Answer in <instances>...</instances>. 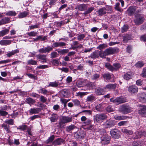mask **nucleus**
<instances>
[{
  "label": "nucleus",
  "mask_w": 146,
  "mask_h": 146,
  "mask_svg": "<svg viewBox=\"0 0 146 146\" xmlns=\"http://www.w3.org/2000/svg\"><path fill=\"white\" fill-rule=\"evenodd\" d=\"M141 75V76L143 77H146V68H145L143 69Z\"/></svg>",
  "instance_id": "69168bd1"
},
{
  "label": "nucleus",
  "mask_w": 146,
  "mask_h": 146,
  "mask_svg": "<svg viewBox=\"0 0 146 146\" xmlns=\"http://www.w3.org/2000/svg\"><path fill=\"white\" fill-rule=\"evenodd\" d=\"M25 102L30 106L34 104L36 102L35 100L30 97L27 98Z\"/></svg>",
  "instance_id": "cd10ccee"
},
{
  "label": "nucleus",
  "mask_w": 146,
  "mask_h": 146,
  "mask_svg": "<svg viewBox=\"0 0 146 146\" xmlns=\"http://www.w3.org/2000/svg\"><path fill=\"white\" fill-rule=\"evenodd\" d=\"M5 123L8 125H14V121L13 119H7L4 121Z\"/></svg>",
  "instance_id": "2f4dec72"
},
{
  "label": "nucleus",
  "mask_w": 146,
  "mask_h": 146,
  "mask_svg": "<svg viewBox=\"0 0 146 146\" xmlns=\"http://www.w3.org/2000/svg\"><path fill=\"white\" fill-rule=\"evenodd\" d=\"M53 48L51 46H48L46 47L45 48V53H48L50 51L52 50Z\"/></svg>",
  "instance_id": "603ef678"
},
{
  "label": "nucleus",
  "mask_w": 146,
  "mask_h": 146,
  "mask_svg": "<svg viewBox=\"0 0 146 146\" xmlns=\"http://www.w3.org/2000/svg\"><path fill=\"white\" fill-rule=\"evenodd\" d=\"M1 127L6 131L7 133H11V127L9 125L5 123H3L1 125Z\"/></svg>",
  "instance_id": "4468645a"
},
{
  "label": "nucleus",
  "mask_w": 146,
  "mask_h": 146,
  "mask_svg": "<svg viewBox=\"0 0 146 146\" xmlns=\"http://www.w3.org/2000/svg\"><path fill=\"white\" fill-rule=\"evenodd\" d=\"M94 7H90L86 11H85L83 14L84 15H87L91 13L92 11L94 10Z\"/></svg>",
  "instance_id": "79ce46f5"
},
{
  "label": "nucleus",
  "mask_w": 146,
  "mask_h": 146,
  "mask_svg": "<svg viewBox=\"0 0 146 146\" xmlns=\"http://www.w3.org/2000/svg\"><path fill=\"white\" fill-rule=\"evenodd\" d=\"M27 34L29 36H36L37 33V32L35 31H31L27 33Z\"/></svg>",
  "instance_id": "de8ad7c7"
},
{
  "label": "nucleus",
  "mask_w": 146,
  "mask_h": 146,
  "mask_svg": "<svg viewBox=\"0 0 146 146\" xmlns=\"http://www.w3.org/2000/svg\"><path fill=\"white\" fill-rule=\"evenodd\" d=\"M51 62L54 65H59L61 64V62L58 59H54L52 60Z\"/></svg>",
  "instance_id": "ea45409f"
},
{
  "label": "nucleus",
  "mask_w": 146,
  "mask_h": 146,
  "mask_svg": "<svg viewBox=\"0 0 146 146\" xmlns=\"http://www.w3.org/2000/svg\"><path fill=\"white\" fill-rule=\"evenodd\" d=\"M27 125H23L19 126L18 127H17V129H20L22 131H24L27 129Z\"/></svg>",
  "instance_id": "c03bdc74"
},
{
  "label": "nucleus",
  "mask_w": 146,
  "mask_h": 146,
  "mask_svg": "<svg viewBox=\"0 0 146 146\" xmlns=\"http://www.w3.org/2000/svg\"><path fill=\"white\" fill-rule=\"evenodd\" d=\"M29 13L28 12L24 11L20 13L18 16L19 18H21L25 17Z\"/></svg>",
  "instance_id": "e433bc0d"
},
{
  "label": "nucleus",
  "mask_w": 146,
  "mask_h": 146,
  "mask_svg": "<svg viewBox=\"0 0 146 146\" xmlns=\"http://www.w3.org/2000/svg\"><path fill=\"white\" fill-rule=\"evenodd\" d=\"M86 92H79L76 93V96H80L81 97H83L84 95L86 94Z\"/></svg>",
  "instance_id": "6e6d98bb"
},
{
  "label": "nucleus",
  "mask_w": 146,
  "mask_h": 146,
  "mask_svg": "<svg viewBox=\"0 0 146 146\" xmlns=\"http://www.w3.org/2000/svg\"><path fill=\"white\" fill-rule=\"evenodd\" d=\"M128 26L127 25H124L121 28V32L122 33L127 31L128 29Z\"/></svg>",
  "instance_id": "0e129e2a"
},
{
  "label": "nucleus",
  "mask_w": 146,
  "mask_h": 146,
  "mask_svg": "<svg viewBox=\"0 0 146 146\" xmlns=\"http://www.w3.org/2000/svg\"><path fill=\"white\" fill-rule=\"evenodd\" d=\"M110 139L109 137L106 135L101 137L102 143V144H107L109 143Z\"/></svg>",
  "instance_id": "aec40b11"
},
{
  "label": "nucleus",
  "mask_w": 146,
  "mask_h": 146,
  "mask_svg": "<svg viewBox=\"0 0 146 146\" xmlns=\"http://www.w3.org/2000/svg\"><path fill=\"white\" fill-rule=\"evenodd\" d=\"M11 42L10 40H1L0 41V44L1 45H7L10 44Z\"/></svg>",
  "instance_id": "c85d7f7f"
},
{
  "label": "nucleus",
  "mask_w": 146,
  "mask_h": 146,
  "mask_svg": "<svg viewBox=\"0 0 146 146\" xmlns=\"http://www.w3.org/2000/svg\"><path fill=\"white\" fill-rule=\"evenodd\" d=\"M122 130L123 133L129 135L132 134L133 133L131 130H128L126 129H123Z\"/></svg>",
  "instance_id": "a18cd8bd"
},
{
  "label": "nucleus",
  "mask_w": 146,
  "mask_h": 146,
  "mask_svg": "<svg viewBox=\"0 0 146 146\" xmlns=\"http://www.w3.org/2000/svg\"><path fill=\"white\" fill-rule=\"evenodd\" d=\"M106 111L109 112L113 111L114 110L111 106H109L107 107L106 109Z\"/></svg>",
  "instance_id": "680f3d73"
},
{
  "label": "nucleus",
  "mask_w": 146,
  "mask_h": 146,
  "mask_svg": "<svg viewBox=\"0 0 146 146\" xmlns=\"http://www.w3.org/2000/svg\"><path fill=\"white\" fill-rule=\"evenodd\" d=\"M39 27V25L37 24L34 25H31L29 26L28 30H32L35 29H36Z\"/></svg>",
  "instance_id": "13d9d810"
},
{
  "label": "nucleus",
  "mask_w": 146,
  "mask_h": 146,
  "mask_svg": "<svg viewBox=\"0 0 146 146\" xmlns=\"http://www.w3.org/2000/svg\"><path fill=\"white\" fill-rule=\"evenodd\" d=\"M76 86L78 88H80L83 86V83L82 82L78 80L76 83Z\"/></svg>",
  "instance_id": "4d7b16f0"
},
{
  "label": "nucleus",
  "mask_w": 146,
  "mask_h": 146,
  "mask_svg": "<svg viewBox=\"0 0 146 146\" xmlns=\"http://www.w3.org/2000/svg\"><path fill=\"white\" fill-rule=\"evenodd\" d=\"M133 77V74L131 72H128L125 74L124 75V78L127 80L131 79Z\"/></svg>",
  "instance_id": "4be33fe9"
},
{
  "label": "nucleus",
  "mask_w": 146,
  "mask_h": 146,
  "mask_svg": "<svg viewBox=\"0 0 146 146\" xmlns=\"http://www.w3.org/2000/svg\"><path fill=\"white\" fill-rule=\"evenodd\" d=\"M116 84H110L106 85L105 88L109 90H115L116 87Z\"/></svg>",
  "instance_id": "393cba45"
},
{
  "label": "nucleus",
  "mask_w": 146,
  "mask_h": 146,
  "mask_svg": "<svg viewBox=\"0 0 146 146\" xmlns=\"http://www.w3.org/2000/svg\"><path fill=\"white\" fill-rule=\"evenodd\" d=\"M54 137H55L54 135H52L51 136H50L49 138L46 140V143H50L52 142L54 140Z\"/></svg>",
  "instance_id": "09e8293b"
},
{
  "label": "nucleus",
  "mask_w": 146,
  "mask_h": 146,
  "mask_svg": "<svg viewBox=\"0 0 146 146\" xmlns=\"http://www.w3.org/2000/svg\"><path fill=\"white\" fill-rule=\"evenodd\" d=\"M88 7L87 4H80L77 6V8L80 11H84L86 10Z\"/></svg>",
  "instance_id": "a211bd4d"
},
{
  "label": "nucleus",
  "mask_w": 146,
  "mask_h": 146,
  "mask_svg": "<svg viewBox=\"0 0 146 146\" xmlns=\"http://www.w3.org/2000/svg\"><path fill=\"white\" fill-rule=\"evenodd\" d=\"M105 50L107 56H108L115 53L117 52L118 49L117 48L109 47Z\"/></svg>",
  "instance_id": "9b49d317"
},
{
  "label": "nucleus",
  "mask_w": 146,
  "mask_h": 146,
  "mask_svg": "<svg viewBox=\"0 0 146 146\" xmlns=\"http://www.w3.org/2000/svg\"><path fill=\"white\" fill-rule=\"evenodd\" d=\"M64 141L62 139L58 138L56 139L53 142V144L54 145H59L64 143Z\"/></svg>",
  "instance_id": "6ab92c4d"
},
{
  "label": "nucleus",
  "mask_w": 146,
  "mask_h": 146,
  "mask_svg": "<svg viewBox=\"0 0 146 146\" xmlns=\"http://www.w3.org/2000/svg\"><path fill=\"white\" fill-rule=\"evenodd\" d=\"M95 93L97 95H103L104 94L105 92L104 89L99 88L96 90Z\"/></svg>",
  "instance_id": "b1692460"
},
{
  "label": "nucleus",
  "mask_w": 146,
  "mask_h": 146,
  "mask_svg": "<svg viewBox=\"0 0 146 146\" xmlns=\"http://www.w3.org/2000/svg\"><path fill=\"white\" fill-rule=\"evenodd\" d=\"M59 54L60 55H63L67 53L68 51V50L67 49H63L60 50H57Z\"/></svg>",
  "instance_id": "c9c22d12"
},
{
  "label": "nucleus",
  "mask_w": 146,
  "mask_h": 146,
  "mask_svg": "<svg viewBox=\"0 0 146 146\" xmlns=\"http://www.w3.org/2000/svg\"><path fill=\"white\" fill-rule=\"evenodd\" d=\"M62 93L64 97H66L68 94V91L67 90H64L62 91Z\"/></svg>",
  "instance_id": "052dcab7"
},
{
  "label": "nucleus",
  "mask_w": 146,
  "mask_h": 146,
  "mask_svg": "<svg viewBox=\"0 0 146 146\" xmlns=\"http://www.w3.org/2000/svg\"><path fill=\"white\" fill-rule=\"evenodd\" d=\"M110 101L115 104L118 105L125 102L123 99L121 98L118 97L114 99L113 98L110 99Z\"/></svg>",
  "instance_id": "1a4fd4ad"
},
{
  "label": "nucleus",
  "mask_w": 146,
  "mask_h": 146,
  "mask_svg": "<svg viewBox=\"0 0 146 146\" xmlns=\"http://www.w3.org/2000/svg\"><path fill=\"white\" fill-rule=\"evenodd\" d=\"M40 92L39 93H40L44 95H46L48 93V91L46 89H44V88H41L40 89Z\"/></svg>",
  "instance_id": "864d4df0"
},
{
  "label": "nucleus",
  "mask_w": 146,
  "mask_h": 146,
  "mask_svg": "<svg viewBox=\"0 0 146 146\" xmlns=\"http://www.w3.org/2000/svg\"><path fill=\"white\" fill-rule=\"evenodd\" d=\"M74 105L75 106H79L80 105V102L77 99H74L72 100Z\"/></svg>",
  "instance_id": "5fc2aeb1"
},
{
  "label": "nucleus",
  "mask_w": 146,
  "mask_h": 146,
  "mask_svg": "<svg viewBox=\"0 0 146 146\" xmlns=\"http://www.w3.org/2000/svg\"><path fill=\"white\" fill-rule=\"evenodd\" d=\"M17 15L16 12L13 11H9L5 13V15L10 16H15Z\"/></svg>",
  "instance_id": "f704fd0d"
},
{
  "label": "nucleus",
  "mask_w": 146,
  "mask_h": 146,
  "mask_svg": "<svg viewBox=\"0 0 146 146\" xmlns=\"http://www.w3.org/2000/svg\"><path fill=\"white\" fill-rule=\"evenodd\" d=\"M133 108L128 105L124 104L119 107V111L122 113L127 114L131 112L132 111Z\"/></svg>",
  "instance_id": "f03ea898"
},
{
  "label": "nucleus",
  "mask_w": 146,
  "mask_h": 146,
  "mask_svg": "<svg viewBox=\"0 0 146 146\" xmlns=\"http://www.w3.org/2000/svg\"><path fill=\"white\" fill-rule=\"evenodd\" d=\"M46 56V55L45 54H38L36 56L37 58L42 60V61H41V62L42 63L46 62L47 60Z\"/></svg>",
  "instance_id": "dca6fc26"
},
{
  "label": "nucleus",
  "mask_w": 146,
  "mask_h": 146,
  "mask_svg": "<svg viewBox=\"0 0 146 146\" xmlns=\"http://www.w3.org/2000/svg\"><path fill=\"white\" fill-rule=\"evenodd\" d=\"M128 91L131 93H137L138 92V88L135 86H129L128 88Z\"/></svg>",
  "instance_id": "ddd939ff"
},
{
  "label": "nucleus",
  "mask_w": 146,
  "mask_h": 146,
  "mask_svg": "<svg viewBox=\"0 0 146 146\" xmlns=\"http://www.w3.org/2000/svg\"><path fill=\"white\" fill-rule=\"evenodd\" d=\"M48 68V66L47 65H41L38 66L37 68L38 69H44Z\"/></svg>",
  "instance_id": "338daca9"
},
{
  "label": "nucleus",
  "mask_w": 146,
  "mask_h": 146,
  "mask_svg": "<svg viewBox=\"0 0 146 146\" xmlns=\"http://www.w3.org/2000/svg\"><path fill=\"white\" fill-rule=\"evenodd\" d=\"M85 35L84 34H81L77 36V39L79 40H81L83 39L85 37Z\"/></svg>",
  "instance_id": "bf43d9fd"
},
{
  "label": "nucleus",
  "mask_w": 146,
  "mask_h": 146,
  "mask_svg": "<svg viewBox=\"0 0 146 146\" xmlns=\"http://www.w3.org/2000/svg\"><path fill=\"white\" fill-rule=\"evenodd\" d=\"M94 119L98 122H101L107 118L106 115L104 113L97 114L94 116Z\"/></svg>",
  "instance_id": "39448f33"
},
{
  "label": "nucleus",
  "mask_w": 146,
  "mask_h": 146,
  "mask_svg": "<svg viewBox=\"0 0 146 146\" xmlns=\"http://www.w3.org/2000/svg\"><path fill=\"white\" fill-rule=\"evenodd\" d=\"M27 62L29 64L36 65L37 64V62L32 59L28 60Z\"/></svg>",
  "instance_id": "49530a36"
},
{
  "label": "nucleus",
  "mask_w": 146,
  "mask_h": 146,
  "mask_svg": "<svg viewBox=\"0 0 146 146\" xmlns=\"http://www.w3.org/2000/svg\"><path fill=\"white\" fill-rule=\"evenodd\" d=\"M115 121L111 119L106 120L104 124V126L105 128H110L115 125Z\"/></svg>",
  "instance_id": "423d86ee"
},
{
  "label": "nucleus",
  "mask_w": 146,
  "mask_h": 146,
  "mask_svg": "<svg viewBox=\"0 0 146 146\" xmlns=\"http://www.w3.org/2000/svg\"><path fill=\"white\" fill-rule=\"evenodd\" d=\"M142 10V9L132 6L129 7L127 10V13L129 16H133L134 15L135 17H137V14L141 13Z\"/></svg>",
  "instance_id": "f257e3e1"
},
{
  "label": "nucleus",
  "mask_w": 146,
  "mask_h": 146,
  "mask_svg": "<svg viewBox=\"0 0 146 146\" xmlns=\"http://www.w3.org/2000/svg\"><path fill=\"white\" fill-rule=\"evenodd\" d=\"M137 95L140 102L143 103L146 102V94L144 93H139Z\"/></svg>",
  "instance_id": "f8f14e48"
},
{
  "label": "nucleus",
  "mask_w": 146,
  "mask_h": 146,
  "mask_svg": "<svg viewBox=\"0 0 146 146\" xmlns=\"http://www.w3.org/2000/svg\"><path fill=\"white\" fill-rule=\"evenodd\" d=\"M95 97L92 95H91L88 96L87 99L86 100L87 101L92 102L95 100Z\"/></svg>",
  "instance_id": "72a5a7b5"
},
{
  "label": "nucleus",
  "mask_w": 146,
  "mask_h": 146,
  "mask_svg": "<svg viewBox=\"0 0 146 146\" xmlns=\"http://www.w3.org/2000/svg\"><path fill=\"white\" fill-rule=\"evenodd\" d=\"M120 131L116 129L111 130L110 133L112 137L114 138L117 139L119 137Z\"/></svg>",
  "instance_id": "6e6552de"
},
{
  "label": "nucleus",
  "mask_w": 146,
  "mask_h": 146,
  "mask_svg": "<svg viewBox=\"0 0 146 146\" xmlns=\"http://www.w3.org/2000/svg\"><path fill=\"white\" fill-rule=\"evenodd\" d=\"M19 52V51L18 50V49H17L12 50L11 51L9 52L7 54L6 56L8 57H10L15 54L18 53Z\"/></svg>",
  "instance_id": "412c9836"
},
{
  "label": "nucleus",
  "mask_w": 146,
  "mask_h": 146,
  "mask_svg": "<svg viewBox=\"0 0 146 146\" xmlns=\"http://www.w3.org/2000/svg\"><path fill=\"white\" fill-rule=\"evenodd\" d=\"M8 114L6 111L0 109V115L2 116H5Z\"/></svg>",
  "instance_id": "e2e57ef3"
},
{
  "label": "nucleus",
  "mask_w": 146,
  "mask_h": 146,
  "mask_svg": "<svg viewBox=\"0 0 146 146\" xmlns=\"http://www.w3.org/2000/svg\"><path fill=\"white\" fill-rule=\"evenodd\" d=\"M144 63L142 62L139 61L136 63L135 66L137 67H141L144 65Z\"/></svg>",
  "instance_id": "8fccbe9b"
},
{
  "label": "nucleus",
  "mask_w": 146,
  "mask_h": 146,
  "mask_svg": "<svg viewBox=\"0 0 146 146\" xmlns=\"http://www.w3.org/2000/svg\"><path fill=\"white\" fill-rule=\"evenodd\" d=\"M104 79L106 80H110L111 79V77L109 73L104 74L103 75Z\"/></svg>",
  "instance_id": "3c124183"
},
{
  "label": "nucleus",
  "mask_w": 146,
  "mask_h": 146,
  "mask_svg": "<svg viewBox=\"0 0 146 146\" xmlns=\"http://www.w3.org/2000/svg\"><path fill=\"white\" fill-rule=\"evenodd\" d=\"M137 17H135V19L134 20V22L136 25H139L142 23L144 20V17L139 13L137 14Z\"/></svg>",
  "instance_id": "0eeeda50"
},
{
  "label": "nucleus",
  "mask_w": 146,
  "mask_h": 146,
  "mask_svg": "<svg viewBox=\"0 0 146 146\" xmlns=\"http://www.w3.org/2000/svg\"><path fill=\"white\" fill-rule=\"evenodd\" d=\"M58 83L56 82H50V83L48 86H52L53 87H57L58 86Z\"/></svg>",
  "instance_id": "37998d69"
},
{
  "label": "nucleus",
  "mask_w": 146,
  "mask_h": 146,
  "mask_svg": "<svg viewBox=\"0 0 146 146\" xmlns=\"http://www.w3.org/2000/svg\"><path fill=\"white\" fill-rule=\"evenodd\" d=\"M99 52L98 50H96L95 51L93 52L91 54L90 56V57L91 58L93 59L99 57Z\"/></svg>",
  "instance_id": "a878e982"
},
{
  "label": "nucleus",
  "mask_w": 146,
  "mask_h": 146,
  "mask_svg": "<svg viewBox=\"0 0 146 146\" xmlns=\"http://www.w3.org/2000/svg\"><path fill=\"white\" fill-rule=\"evenodd\" d=\"M105 106L104 104L101 103L97 105L95 107L96 109L99 111H101L104 108Z\"/></svg>",
  "instance_id": "bb28decb"
},
{
  "label": "nucleus",
  "mask_w": 146,
  "mask_h": 146,
  "mask_svg": "<svg viewBox=\"0 0 146 146\" xmlns=\"http://www.w3.org/2000/svg\"><path fill=\"white\" fill-rule=\"evenodd\" d=\"M138 106L139 108L138 110L139 114L141 115L146 114V105H139Z\"/></svg>",
  "instance_id": "9d476101"
},
{
  "label": "nucleus",
  "mask_w": 146,
  "mask_h": 146,
  "mask_svg": "<svg viewBox=\"0 0 146 146\" xmlns=\"http://www.w3.org/2000/svg\"><path fill=\"white\" fill-rule=\"evenodd\" d=\"M127 117L126 116H117L115 115L114 117V118L115 119L118 120H122L126 119Z\"/></svg>",
  "instance_id": "c756f323"
},
{
  "label": "nucleus",
  "mask_w": 146,
  "mask_h": 146,
  "mask_svg": "<svg viewBox=\"0 0 146 146\" xmlns=\"http://www.w3.org/2000/svg\"><path fill=\"white\" fill-rule=\"evenodd\" d=\"M41 110L40 108H31L29 110V112L31 114H37L40 112Z\"/></svg>",
  "instance_id": "f3484780"
},
{
  "label": "nucleus",
  "mask_w": 146,
  "mask_h": 146,
  "mask_svg": "<svg viewBox=\"0 0 146 146\" xmlns=\"http://www.w3.org/2000/svg\"><path fill=\"white\" fill-rule=\"evenodd\" d=\"M10 18L7 17H4L0 21L1 25L9 23L10 22Z\"/></svg>",
  "instance_id": "2eb2a0df"
},
{
  "label": "nucleus",
  "mask_w": 146,
  "mask_h": 146,
  "mask_svg": "<svg viewBox=\"0 0 146 146\" xmlns=\"http://www.w3.org/2000/svg\"><path fill=\"white\" fill-rule=\"evenodd\" d=\"M97 14L99 16H102L106 13V10L104 8H101L97 11Z\"/></svg>",
  "instance_id": "5701e85b"
},
{
  "label": "nucleus",
  "mask_w": 146,
  "mask_h": 146,
  "mask_svg": "<svg viewBox=\"0 0 146 146\" xmlns=\"http://www.w3.org/2000/svg\"><path fill=\"white\" fill-rule=\"evenodd\" d=\"M76 127V126L74 125H71L68 126L66 127V130L68 131H70L73 130Z\"/></svg>",
  "instance_id": "a19ab883"
},
{
  "label": "nucleus",
  "mask_w": 146,
  "mask_h": 146,
  "mask_svg": "<svg viewBox=\"0 0 146 146\" xmlns=\"http://www.w3.org/2000/svg\"><path fill=\"white\" fill-rule=\"evenodd\" d=\"M9 31V29H5L0 31V37L3 36L7 34Z\"/></svg>",
  "instance_id": "7c9ffc66"
},
{
  "label": "nucleus",
  "mask_w": 146,
  "mask_h": 146,
  "mask_svg": "<svg viewBox=\"0 0 146 146\" xmlns=\"http://www.w3.org/2000/svg\"><path fill=\"white\" fill-rule=\"evenodd\" d=\"M50 55V58H53L58 57L59 55L56 52L53 51L51 53Z\"/></svg>",
  "instance_id": "58836bf2"
},
{
  "label": "nucleus",
  "mask_w": 146,
  "mask_h": 146,
  "mask_svg": "<svg viewBox=\"0 0 146 146\" xmlns=\"http://www.w3.org/2000/svg\"><path fill=\"white\" fill-rule=\"evenodd\" d=\"M99 56L102 58H106V56H107V54L106 52V50L104 51L101 50L99 51Z\"/></svg>",
  "instance_id": "473e14b6"
},
{
  "label": "nucleus",
  "mask_w": 146,
  "mask_h": 146,
  "mask_svg": "<svg viewBox=\"0 0 146 146\" xmlns=\"http://www.w3.org/2000/svg\"><path fill=\"white\" fill-rule=\"evenodd\" d=\"M72 121V118L71 117L62 116L59 121V126L60 127H63L65 123L71 122Z\"/></svg>",
  "instance_id": "7ed1b4c3"
},
{
  "label": "nucleus",
  "mask_w": 146,
  "mask_h": 146,
  "mask_svg": "<svg viewBox=\"0 0 146 146\" xmlns=\"http://www.w3.org/2000/svg\"><path fill=\"white\" fill-rule=\"evenodd\" d=\"M105 66L109 70L112 71L118 69L121 67V65L119 64L116 63L114 64L112 66L110 63L107 62L106 63Z\"/></svg>",
  "instance_id": "20e7f679"
},
{
  "label": "nucleus",
  "mask_w": 146,
  "mask_h": 146,
  "mask_svg": "<svg viewBox=\"0 0 146 146\" xmlns=\"http://www.w3.org/2000/svg\"><path fill=\"white\" fill-rule=\"evenodd\" d=\"M58 118V115L57 114H54L50 118V120L52 122H55Z\"/></svg>",
  "instance_id": "4c0bfd02"
},
{
  "label": "nucleus",
  "mask_w": 146,
  "mask_h": 146,
  "mask_svg": "<svg viewBox=\"0 0 146 146\" xmlns=\"http://www.w3.org/2000/svg\"><path fill=\"white\" fill-rule=\"evenodd\" d=\"M40 101L43 103L45 102L47 100L46 98V97L42 95L40 96Z\"/></svg>",
  "instance_id": "774afa93"
}]
</instances>
